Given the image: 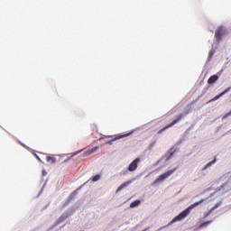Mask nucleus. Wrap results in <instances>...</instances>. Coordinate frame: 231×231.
<instances>
[{
  "label": "nucleus",
  "instance_id": "obj_5",
  "mask_svg": "<svg viewBox=\"0 0 231 231\" xmlns=\"http://www.w3.org/2000/svg\"><path fill=\"white\" fill-rule=\"evenodd\" d=\"M140 163V158L134 159L128 166L129 172H134L138 169V164Z\"/></svg>",
  "mask_w": 231,
  "mask_h": 231
},
{
  "label": "nucleus",
  "instance_id": "obj_6",
  "mask_svg": "<svg viewBox=\"0 0 231 231\" xmlns=\"http://www.w3.org/2000/svg\"><path fill=\"white\" fill-rule=\"evenodd\" d=\"M231 88H227L226 89H225L223 92H221L220 94L215 96L212 99L209 100V102H215V100H219V98H221V97H223V95H226V93H228V91H230Z\"/></svg>",
  "mask_w": 231,
  "mask_h": 231
},
{
  "label": "nucleus",
  "instance_id": "obj_15",
  "mask_svg": "<svg viewBox=\"0 0 231 231\" xmlns=\"http://www.w3.org/2000/svg\"><path fill=\"white\" fill-rule=\"evenodd\" d=\"M210 223H212V220L204 222V223H202V224L200 225V227L208 226V225H210Z\"/></svg>",
  "mask_w": 231,
  "mask_h": 231
},
{
  "label": "nucleus",
  "instance_id": "obj_11",
  "mask_svg": "<svg viewBox=\"0 0 231 231\" xmlns=\"http://www.w3.org/2000/svg\"><path fill=\"white\" fill-rule=\"evenodd\" d=\"M46 162H48L49 163H57V158L55 157V155L47 156Z\"/></svg>",
  "mask_w": 231,
  "mask_h": 231
},
{
  "label": "nucleus",
  "instance_id": "obj_14",
  "mask_svg": "<svg viewBox=\"0 0 231 231\" xmlns=\"http://www.w3.org/2000/svg\"><path fill=\"white\" fill-rule=\"evenodd\" d=\"M214 163H216V159H214L213 161L209 162L202 169V171H205V169H208V167H210V165H214Z\"/></svg>",
  "mask_w": 231,
  "mask_h": 231
},
{
  "label": "nucleus",
  "instance_id": "obj_8",
  "mask_svg": "<svg viewBox=\"0 0 231 231\" xmlns=\"http://www.w3.org/2000/svg\"><path fill=\"white\" fill-rule=\"evenodd\" d=\"M131 183H133L132 180H128L126 182H124L123 184H121L118 188L116 192H120V190H124V189L129 187V185H131Z\"/></svg>",
  "mask_w": 231,
  "mask_h": 231
},
{
  "label": "nucleus",
  "instance_id": "obj_1",
  "mask_svg": "<svg viewBox=\"0 0 231 231\" xmlns=\"http://www.w3.org/2000/svg\"><path fill=\"white\" fill-rule=\"evenodd\" d=\"M203 201H204V199H201L198 202L191 204L189 208H187L185 210H183L181 213H180L177 217H175L168 224V226H171V225H174V223H177V221H183V219H185V217H188L189 216L190 210H192V208H196V207H198V205H201V203H203Z\"/></svg>",
  "mask_w": 231,
  "mask_h": 231
},
{
  "label": "nucleus",
  "instance_id": "obj_3",
  "mask_svg": "<svg viewBox=\"0 0 231 231\" xmlns=\"http://www.w3.org/2000/svg\"><path fill=\"white\" fill-rule=\"evenodd\" d=\"M181 118H183V114H180L179 116H177L176 119H174L171 123H170L169 125L164 126L162 129H161L158 132V134H161V133H163V131H166V129H170V127L176 125V124H178V122H180Z\"/></svg>",
  "mask_w": 231,
  "mask_h": 231
},
{
  "label": "nucleus",
  "instance_id": "obj_2",
  "mask_svg": "<svg viewBox=\"0 0 231 231\" xmlns=\"http://www.w3.org/2000/svg\"><path fill=\"white\" fill-rule=\"evenodd\" d=\"M174 172H176V168L172 169V170H169L166 172L161 174L154 181V183H162V181H165V180H167V178H169L170 176H172V174H174Z\"/></svg>",
  "mask_w": 231,
  "mask_h": 231
},
{
  "label": "nucleus",
  "instance_id": "obj_4",
  "mask_svg": "<svg viewBox=\"0 0 231 231\" xmlns=\"http://www.w3.org/2000/svg\"><path fill=\"white\" fill-rule=\"evenodd\" d=\"M226 29H225L224 26H219L216 32H215V38L217 39V42H219V41H221V38L223 37V35H226Z\"/></svg>",
  "mask_w": 231,
  "mask_h": 231
},
{
  "label": "nucleus",
  "instance_id": "obj_20",
  "mask_svg": "<svg viewBox=\"0 0 231 231\" xmlns=\"http://www.w3.org/2000/svg\"><path fill=\"white\" fill-rule=\"evenodd\" d=\"M42 174H43V176H46V171H42Z\"/></svg>",
  "mask_w": 231,
  "mask_h": 231
},
{
  "label": "nucleus",
  "instance_id": "obj_10",
  "mask_svg": "<svg viewBox=\"0 0 231 231\" xmlns=\"http://www.w3.org/2000/svg\"><path fill=\"white\" fill-rule=\"evenodd\" d=\"M174 156V148H171L165 155L167 161L171 160Z\"/></svg>",
  "mask_w": 231,
  "mask_h": 231
},
{
  "label": "nucleus",
  "instance_id": "obj_19",
  "mask_svg": "<svg viewBox=\"0 0 231 231\" xmlns=\"http://www.w3.org/2000/svg\"><path fill=\"white\" fill-rule=\"evenodd\" d=\"M121 174H123V176H125V174H127V171H122Z\"/></svg>",
  "mask_w": 231,
  "mask_h": 231
},
{
  "label": "nucleus",
  "instance_id": "obj_12",
  "mask_svg": "<svg viewBox=\"0 0 231 231\" xmlns=\"http://www.w3.org/2000/svg\"><path fill=\"white\" fill-rule=\"evenodd\" d=\"M141 201L140 200H134L130 204V208H136L140 205Z\"/></svg>",
  "mask_w": 231,
  "mask_h": 231
},
{
  "label": "nucleus",
  "instance_id": "obj_13",
  "mask_svg": "<svg viewBox=\"0 0 231 231\" xmlns=\"http://www.w3.org/2000/svg\"><path fill=\"white\" fill-rule=\"evenodd\" d=\"M219 207H221V202L215 204V206L208 211V216H210V213L214 212V210H216V208H218Z\"/></svg>",
  "mask_w": 231,
  "mask_h": 231
},
{
  "label": "nucleus",
  "instance_id": "obj_17",
  "mask_svg": "<svg viewBox=\"0 0 231 231\" xmlns=\"http://www.w3.org/2000/svg\"><path fill=\"white\" fill-rule=\"evenodd\" d=\"M231 116V110L228 112V113H226L223 117H222V120H225V118H228V116Z\"/></svg>",
  "mask_w": 231,
  "mask_h": 231
},
{
  "label": "nucleus",
  "instance_id": "obj_18",
  "mask_svg": "<svg viewBox=\"0 0 231 231\" xmlns=\"http://www.w3.org/2000/svg\"><path fill=\"white\" fill-rule=\"evenodd\" d=\"M34 156H35V158H36L39 162H42V161L41 160V158L39 157V155H37V154L34 153Z\"/></svg>",
  "mask_w": 231,
  "mask_h": 231
},
{
  "label": "nucleus",
  "instance_id": "obj_9",
  "mask_svg": "<svg viewBox=\"0 0 231 231\" xmlns=\"http://www.w3.org/2000/svg\"><path fill=\"white\" fill-rule=\"evenodd\" d=\"M219 79V77L217 75H213L208 79V84H215V82H217Z\"/></svg>",
  "mask_w": 231,
  "mask_h": 231
},
{
  "label": "nucleus",
  "instance_id": "obj_7",
  "mask_svg": "<svg viewBox=\"0 0 231 231\" xmlns=\"http://www.w3.org/2000/svg\"><path fill=\"white\" fill-rule=\"evenodd\" d=\"M125 136H129V134L116 135L112 140L107 142V144L113 145L114 142H116V140H120L122 138H125Z\"/></svg>",
  "mask_w": 231,
  "mask_h": 231
},
{
  "label": "nucleus",
  "instance_id": "obj_16",
  "mask_svg": "<svg viewBox=\"0 0 231 231\" xmlns=\"http://www.w3.org/2000/svg\"><path fill=\"white\" fill-rule=\"evenodd\" d=\"M98 180H100V175H96L92 178V181H98Z\"/></svg>",
  "mask_w": 231,
  "mask_h": 231
}]
</instances>
